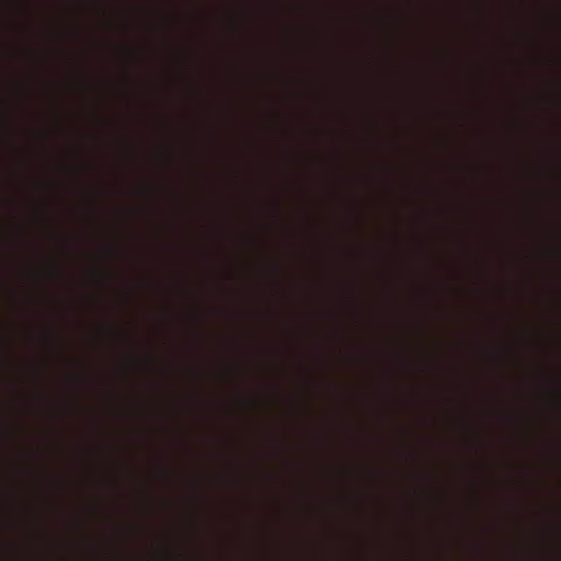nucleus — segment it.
Listing matches in <instances>:
<instances>
[{"label":"nucleus","mask_w":561,"mask_h":561,"mask_svg":"<svg viewBox=\"0 0 561 561\" xmlns=\"http://www.w3.org/2000/svg\"><path fill=\"white\" fill-rule=\"evenodd\" d=\"M557 403L560 404V382L557 383Z\"/></svg>","instance_id":"f257e3e1"}]
</instances>
